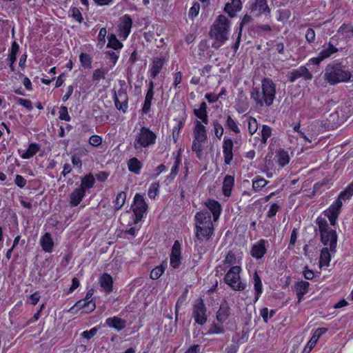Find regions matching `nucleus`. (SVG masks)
Instances as JSON below:
<instances>
[{
	"instance_id": "obj_51",
	"label": "nucleus",
	"mask_w": 353,
	"mask_h": 353,
	"mask_svg": "<svg viewBox=\"0 0 353 353\" xmlns=\"http://www.w3.org/2000/svg\"><path fill=\"white\" fill-rule=\"evenodd\" d=\"M227 125L231 130H232L235 133H239L240 132L236 122L230 116L228 117Z\"/></svg>"
},
{
	"instance_id": "obj_53",
	"label": "nucleus",
	"mask_w": 353,
	"mask_h": 353,
	"mask_svg": "<svg viewBox=\"0 0 353 353\" xmlns=\"http://www.w3.org/2000/svg\"><path fill=\"white\" fill-rule=\"evenodd\" d=\"M17 100L19 105L23 106L29 111H31L33 109L32 102L30 100L22 98H17Z\"/></svg>"
},
{
	"instance_id": "obj_36",
	"label": "nucleus",
	"mask_w": 353,
	"mask_h": 353,
	"mask_svg": "<svg viewBox=\"0 0 353 353\" xmlns=\"http://www.w3.org/2000/svg\"><path fill=\"white\" fill-rule=\"evenodd\" d=\"M107 47L117 50L123 47V43L117 39L115 34H112L108 37Z\"/></svg>"
},
{
	"instance_id": "obj_17",
	"label": "nucleus",
	"mask_w": 353,
	"mask_h": 353,
	"mask_svg": "<svg viewBox=\"0 0 353 353\" xmlns=\"http://www.w3.org/2000/svg\"><path fill=\"white\" fill-rule=\"evenodd\" d=\"M114 103L118 110L125 112L128 108V96L127 93L123 90H119L114 94Z\"/></svg>"
},
{
	"instance_id": "obj_4",
	"label": "nucleus",
	"mask_w": 353,
	"mask_h": 353,
	"mask_svg": "<svg viewBox=\"0 0 353 353\" xmlns=\"http://www.w3.org/2000/svg\"><path fill=\"white\" fill-rule=\"evenodd\" d=\"M351 77V72L339 63L328 64L324 71L325 79L332 85L341 82H347Z\"/></svg>"
},
{
	"instance_id": "obj_45",
	"label": "nucleus",
	"mask_w": 353,
	"mask_h": 353,
	"mask_svg": "<svg viewBox=\"0 0 353 353\" xmlns=\"http://www.w3.org/2000/svg\"><path fill=\"white\" fill-rule=\"evenodd\" d=\"M165 271V267L163 265H159L154 268L150 272V278L152 279H158Z\"/></svg>"
},
{
	"instance_id": "obj_2",
	"label": "nucleus",
	"mask_w": 353,
	"mask_h": 353,
	"mask_svg": "<svg viewBox=\"0 0 353 353\" xmlns=\"http://www.w3.org/2000/svg\"><path fill=\"white\" fill-rule=\"evenodd\" d=\"M196 239L195 246L199 245L203 241H208L214 232V225L212 221L211 214L209 212H199L195 215Z\"/></svg>"
},
{
	"instance_id": "obj_3",
	"label": "nucleus",
	"mask_w": 353,
	"mask_h": 353,
	"mask_svg": "<svg viewBox=\"0 0 353 353\" xmlns=\"http://www.w3.org/2000/svg\"><path fill=\"white\" fill-rule=\"evenodd\" d=\"M229 30L228 19L224 15H219L210 31V38L214 40L212 43L214 48L218 49L228 39Z\"/></svg>"
},
{
	"instance_id": "obj_47",
	"label": "nucleus",
	"mask_w": 353,
	"mask_h": 353,
	"mask_svg": "<svg viewBox=\"0 0 353 353\" xmlns=\"http://www.w3.org/2000/svg\"><path fill=\"white\" fill-rule=\"evenodd\" d=\"M79 59H80L81 63L82 64V65L84 68H90L92 61H91L90 57L88 54H85V53H81L79 56Z\"/></svg>"
},
{
	"instance_id": "obj_20",
	"label": "nucleus",
	"mask_w": 353,
	"mask_h": 353,
	"mask_svg": "<svg viewBox=\"0 0 353 353\" xmlns=\"http://www.w3.org/2000/svg\"><path fill=\"white\" fill-rule=\"evenodd\" d=\"M265 243V240L261 239L254 244L251 250V255L257 259H261L266 252Z\"/></svg>"
},
{
	"instance_id": "obj_24",
	"label": "nucleus",
	"mask_w": 353,
	"mask_h": 353,
	"mask_svg": "<svg viewBox=\"0 0 353 353\" xmlns=\"http://www.w3.org/2000/svg\"><path fill=\"white\" fill-rule=\"evenodd\" d=\"M40 245L46 252H51L54 246V241L51 236V234L46 232L40 239Z\"/></svg>"
},
{
	"instance_id": "obj_27",
	"label": "nucleus",
	"mask_w": 353,
	"mask_h": 353,
	"mask_svg": "<svg viewBox=\"0 0 353 353\" xmlns=\"http://www.w3.org/2000/svg\"><path fill=\"white\" fill-rule=\"evenodd\" d=\"M310 283L307 281H301L297 282L295 285V291L298 296L299 302L301 301L303 296L307 293Z\"/></svg>"
},
{
	"instance_id": "obj_14",
	"label": "nucleus",
	"mask_w": 353,
	"mask_h": 353,
	"mask_svg": "<svg viewBox=\"0 0 353 353\" xmlns=\"http://www.w3.org/2000/svg\"><path fill=\"white\" fill-rule=\"evenodd\" d=\"M301 77H303L306 80H311L312 79V74L307 68L301 66L296 70H292L290 73L289 80L291 82H294Z\"/></svg>"
},
{
	"instance_id": "obj_57",
	"label": "nucleus",
	"mask_w": 353,
	"mask_h": 353,
	"mask_svg": "<svg viewBox=\"0 0 353 353\" xmlns=\"http://www.w3.org/2000/svg\"><path fill=\"white\" fill-rule=\"evenodd\" d=\"M98 330L97 327H93L89 331H84L81 333L83 338L86 339H90L97 334Z\"/></svg>"
},
{
	"instance_id": "obj_1",
	"label": "nucleus",
	"mask_w": 353,
	"mask_h": 353,
	"mask_svg": "<svg viewBox=\"0 0 353 353\" xmlns=\"http://www.w3.org/2000/svg\"><path fill=\"white\" fill-rule=\"evenodd\" d=\"M276 95V85L269 78H264L261 81V88H253L250 92V97L258 107L272 105Z\"/></svg>"
},
{
	"instance_id": "obj_6",
	"label": "nucleus",
	"mask_w": 353,
	"mask_h": 353,
	"mask_svg": "<svg viewBox=\"0 0 353 353\" xmlns=\"http://www.w3.org/2000/svg\"><path fill=\"white\" fill-rule=\"evenodd\" d=\"M317 223L319 225L322 243L325 245H329L330 251H334L337 241L336 232L329 229L327 222L325 219L318 218Z\"/></svg>"
},
{
	"instance_id": "obj_10",
	"label": "nucleus",
	"mask_w": 353,
	"mask_h": 353,
	"mask_svg": "<svg viewBox=\"0 0 353 353\" xmlns=\"http://www.w3.org/2000/svg\"><path fill=\"white\" fill-rule=\"evenodd\" d=\"M192 316L195 321L199 325H203L207 321L206 307L203 301L200 299L193 306Z\"/></svg>"
},
{
	"instance_id": "obj_33",
	"label": "nucleus",
	"mask_w": 353,
	"mask_h": 353,
	"mask_svg": "<svg viewBox=\"0 0 353 353\" xmlns=\"http://www.w3.org/2000/svg\"><path fill=\"white\" fill-rule=\"evenodd\" d=\"M164 59L156 58L153 60L152 67L151 69V77L154 79L160 72L164 64Z\"/></svg>"
},
{
	"instance_id": "obj_40",
	"label": "nucleus",
	"mask_w": 353,
	"mask_h": 353,
	"mask_svg": "<svg viewBox=\"0 0 353 353\" xmlns=\"http://www.w3.org/2000/svg\"><path fill=\"white\" fill-rule=\"evenodd\" d=\"M94 181V176L92 174H88L82 179L79 188H82L83 190L89 189L93 186Z\"/></svg>"
},
{
	"instance_id": "obj_44",
	"label": "nucleus",
	"mask_w": 353,
	"mask_h": 353,
	"mask_svg": "<svg viewBox=\"0 0 353 353\" xmlns=\"http://www.w3.org/2000/svg\"><path fill=\"white\" fill-rule=\"evenodd\" d=\"M272 134V129L270 127L266 125H263L262 126L261 130V141L263 143L265 144L267 142L268 139L271 136Z\"/></svg>"
},
{
	"instance_id": "obj_54",
	"label": "nucleus",
	"mask_w": 353,
	"mask_h": 353,
	"mask_svg": "<svg viewBox=\"0 0 353 353\" xmlns=\"http://www.w3.org/2000/svg\"><path fill=\"white\" fill-rule=\"evenodd\" d=\"M89 143L94 147H98L102 143V138L98 135H92L90 137Z\"/></svg>"
},
{
	"instance_id": "obj_64",
	"label": "nucleus",
	"mask_w": 353,
	"mask_h": 353,
	"mask_svg": "<svg viewBox=\"0 0 353 353\" xmlns=\"http://www.w3.org/2000/svg\"><path fill=\"white\" fill-rule=\"evenodd\" d=\"M14 183L18 187L23 188L26 185V180L22 176L17 174Z\"/></svg>"
},
{
	"instance_id": "obj_23",
	"label": "nucleus",
	"mask_w": 353,
	"mask_h": 353,
	"mask_svg": "<svg viewBox=\"0 0 353 353\" xmlns=\"http://www.w3.org/2000/svg\"><path fill=\"white\" fill-rule=\"evenodd\" d=\"M230 314V307L226 301L223 302L216 313V319L221 323L225 322Z\"/></svg>"
},
{
	"instance_id": "obj_29",
	"label": "nucleus",
	"mask_w": 353,
	"mask_h": 353,
	"mask_svg": "<svg viewBox=\"0 0 353 353\" xmlns=\"http://www.w3.org/2000/svg\"><path fill=\"white\" fill-rule=\"evenodd\" d=\"M234 184V179L232 176L226 175L223 183V193L225 196H230Z\"/></svg>"
},
{
	"instance_id": "obj_58",
	"label": "nucleus",
	"mask_w": 353,
	"mask_h": 353,
	"mask_svg": "<svg viewBox=\"0 0 353 353\" xmlns=\"http://www.w3.org/2000/svg\"><path fill=\"white\" fill-rule=\"evenodd\" d=\"M200 5L198 3H194V5L190 8L189 11V16L191 18L196 17L199 12Z\"/></svg>"
},
{
	"instance_id": "obj_16",
	"label": "nucleus",
	"mask_w": 353,
	"mask_h": 353,
	"mask_svg": "<svg viewBox=\"0 0 353 353\" xmlns=\"http://www.w3.org/2000/svg\"><path fill=\"white\" fill-rule=\"evenodd\" d=\"M233 141L231 139L224 138L223 143V152L224 155V162L226 165H230L233 159Z\"/></svg>"
},
{
	"instance_id": "obj_42",
	"label": "nucleus",
	"mask_w": 353,
	"mask_h": 353,
	"mask_svg": "<svg viewBox=\"0 0 353 353\" xmlns=\"http://www.w3.org/2000/svg\"><path fill=\"white\" fill-rule=\"evenodd\" d=\"M330 261V254L327 248H325L321 250L320 255V265H328Z\"/></svg>"
},
{
	"instance_id": "obj_39",
	"label": "nucleus",
	"mask_w": 353,
	"mask_h": 353,
	"mask_svg": "<svg viewBox=\"0 0 353 353\" xmlns=\"http://www.w3.org/2000/svg\"><path fill=\"white\" fill-rule=\"evenodd\" d=\"M253 278L254 281V290L256 291L255 301H256L260 294L262 293V283L257 272L254 273Z\"/></svg>"
},
{
	"instance_id": "obj_43",
	"label": "nucleus",
	"mask_w": 353,
	"mask_h": 353,
	"mask_svg": "<svg viewBox=\"0 0 353 353\" xmlns=\"http://www.w3.org/2000/svg\"><path fill=\"white\" fill-rule=\"evenodd\" d=\"M19 46L16 41L12 43L11 48L8 54V59L10 62L14 63L17 59V54L19 52Z\"/></svg>"
},
{
	"instance_id": "obj_49",
	"label": "nucleus",
	"mask_w": 353,
	"mask_h": 353,
	"mask_svg": "<svg viewBox=\"0 0 353 353\" xmlns=\"http://www.w3.org/2000/svg\"><path fill=\"white\" fill-rule=\"evenodd\" d=\"M59 119L63 121H70L71 117L68 114V108L65 106H61L59 110Z\"/></svg>"
},
{
	"instance_id": "obj_13",
	"label": "nucleus",
	"mask_w": 353,
	"mask_h": 353,
	"mask_svg": "<svg viewBox=\"0 0 353 353\" xmlns=\"http://www.w3.org/2000/svg\"><path fill=\"white\" fill-rule=\"evenodd\" d=\"M181 245L178 241H175L170 254V265L174 268H178L181 264Z\"/></svg>"
},
{
	"instance_id": "obj_9",
	"label": "nucleus",
	"mask_w": 353,
	"mask_h": 353,
	"mask_svg": "<svg viewBox=\"0 0 353 353\" xmlns=\"http://www.w3.org/2000/svg\"><path fill=\"white\" fill-rule=\"evenodd\" d=\"M148 205L142 195L136 194L134 198V205L132 210L134 215V223H138L143 217V214L146 212Z\"/></svg>"
},
{
	"instance_id": "obj_28",
	"label": "nucleus",
	"mask_w": 353,
	"mask_h": 353,
	"mask_svg": "<svg viewBox=\"0 0 353 353\" xmlns=\"http://www.w3.org/2000/svg\"><path fill=\"white\" fill-rule=\"evenodd\" d=\"M206 205L213 214L214 221H216L221 212V205L215 200H209Z\"/></svg>"
},
{
	"instance_id": "obj_18",
	"label": "nucleus",
	"mask_w": 353,
	"mask_h": 353,
	"mask_svg": "<svg viewBox=\"0 0 353 353\" xmlns=\"http://www.w3.org/2000/svg\"><path fill=\"white\" fill-rule=\"evenodd\" d=\"M132 20L129 15L125 14L122 19V23L119 26V36L125 39L130 33Z\"/></svg>"
},
{
	"instance_id": "obj_41",
	"label": "nucleus",
	"mask_w": 353,
	"mask_h": 353,
	"mask_svg": "<svg viewBox=\"0 0 353 353\" xmlns=\"http://www.w3.org/2000/svg\"><path fill=\"white\" fill-rule=\"evenodd\" d=\"M290 161V157L288 152L280 150L278 152V163L279 164L283 167L287 165Z\"/></svg>"
},
{
	"instance_id": "obj_63",
	"label": "nucleus",
	"mask_w": 353,
	"mask_h": 353,
	"mask_svg": "<svg viewBox=\"0 0 353 353\" xmlns=\"http://www.w3.org/2000/svg\"><path fill=\"white\" fill-rule=\"evenodd\" d=\"M300 136L301 138H303L305 141L308 142V143H317V139H316V137L312 134V135H310V136H307L306 134H305L304 132H300Z\"/></svg>"
},
{
	"instance_id": "obj_19",
	"label": "nucleus",
	"mask_w": 353,
	"mask_h": 353,
	"mask_svg": "<svg viewBox=\"0 0 353 353\" xmlns=\"http://www.w3.org/2000/svg\"><path fill=\"white\" fill-rule=\"evenodd\" d=\"M93 294L94 290L91 289L87 292L85 300L79 301L77 303L79 307L86 308L85 312H91L96 307L95 303L90 301Z\"/></svg>"
},
{
	"instance_id": "obj_21",
	"label": "nucleus",
	"mask_w": 353,
	"mask_h": 353,
	"mask_svg": "<svg viewBox=\"0 0 353 353\" xmlns=\"http://www.w3.org/2000/svg\"><path fill=\"white\" fill-rule=\"evenodd\" d=\"M105 323L108 326L114 328L117 331H121L126 326V321L118 316L108 318L105 320Z\"/></svg>"
},
{
	"instance_id": "obj_55",
	"label": "nucleus",
	"mask_w": 353,
	"mask_h": 353,
	"mask_svg": "<svg viewBox=\"0 0 353 353\" xmlns=\"http://www.w3.org/2000/svg\"><path fill=\"white\" fill-rule=\"evenodd\" d=\"M268 313H269V310L267 307H264L261 310V315L265 323L268 322L270 318L272 317L274 315L275 311L272 310H270L269 316H268Z\"/></svg>"
},
{
	"instance_id": "obj_26",
	"label": "nucleus",
	"mask_w": 353,
	"mask_h": 353,
	"mask_svg": "<svg viewBox=\"0 0 353 353\" xmlns=\"http://www.w3.org/2000/svg\"><path fill=\"white\" fill-rule=\"evenodd\" d=\"M153 88H154V84H153V82L151 81L150 83V88L146 93L145 101L143 103V106L142 108V114H147L150 109L151 102H152V100L153 99V95H154Z\"/></svg>"
},
{
	"instance_id": "obj_46",
	"label": "nucleus",
	"mask_w": 353,
	"mask_h": 353,
	"mask_svg": "<svg viewBox=\"0 0 353 353\" xmlns=\"http://www.w3.org/2000/svg\"><path fill=\"white\" fill-rule=\"evenodd\" d=\"M268 183V181L263 179L260 178L253 181L252 188L254 191L258 192L262 189V188L265 187Z\"/></svg>"
},
{
	"instance_id": "obj_35",
	"label": "nucleus",
	"mask_w": 353,
	"mask_h": 353,
	"mask_svg": "<svg viewBox=\"0 0 353 353\" xmlns=\"http://www.w3.org/2000/svg\"><path fill=\"white\" fill-rule=\"evenodd\" d=\"M129 170L134 172L136 174L140 173L141 168V163L137 158H132L128 163Z\"/></svg>"
},
{
	"instance_id": "obj_38",
	"label": "nucleus",
	"mask_w": 353,
	"mask_h": 353,
	"mask_svg": "<svg viewBox=\"0 0 353 353\" xmlns=\"http://www.w3.org/2000/svg\"><path fill=\"white\" fill-rule=\"evenodd\" d=\"M126 199V194L124 192H121L117 194L114 201V208L115 210H120L124 205Z\"/></svg>"
},
{
	"instance_id": "obj_32",
	"label": "nucleus",
	"mask_w": 353,
	"mask_h": 353,
	"mask_svg": "<svg viewBox=\"0 0 353 353\" xmlns=\"http://www.w3.org/2000/svg\"><path fill=\"white\" fill-rule=\"evenodd\" d=\"M112 278L108 274H103L100 277V285L106 291L110 292L112 289Z\"/></svg>"
},
{
	"instance_id": "obj_30",
	"label": "nucleus",
	"mask_w": 353,
	"mask_h": 353,
	"mask_svg": "<svg viewBox=\"0 0 353 353\" xmlns=\"http://www.w3.org/2000/svg\"><path fill=\"white\" fill-rule=\"evenodd\" d=\"M242 8L241 0H232L231 3H228L225 7V11L227 12L231 17L235 12L239 11Z\"/></svg>"
},
{
	"instance_id": "obj_15",
	"label": "nucleus",
	"mask_w": 353,
	"mask_h": 353,
	"mask_svg": "<svg viewBox=\"0 0 353 353\" xmlns=\"http://www.w3.org/2000/svg\"><path fill=\"white\" fill-rule=\"evenodd\" d=\"M327 331V329L325 327H320L316 329L310 339V340L308 341L306 346L304 347L302 353H310V351L312 350V348L315 346L316 343H317L319 338L325 334Z\"/></svg>"
},
{
	"instance_id": "obj_22",
	"label": "nucleus",
	"mask_w": 353,
	"mask_h": 353,
	"mask_svg": "<svg viewBox=\"0 0 353 353\" xmlns=\"http://www.w3.org/2000/svg\"><path fill=\"white\" fill-rule=\"evenodd\" d=\"M252 12H255L257 15L262 13L269 14L270 9L267 4V0H255L252 6Z\"/></svg>"
},
{
	"instance_id": "obj_56",
	"label": "nucleus",
	"mask_w": 353,
	"mask_h": 353,
	"mask_svg": "<svg viewBox=\"0 0 353 353\" xmlns=\"http://www.w3.org/2000/svg\"><path fill=\"white\" fill-rule=\"evenodd\" d=\"M213 125H214V128L215 135L219 139H220L222 137L223 134V128L217 121H214L213 122Z\"/></svg>"
},
{
	"instance_id": "obj_25",
	"label": "nucleus",
	"mask_w": 353,
	"mask_h": 353,
	"mask_svg": "<svg viewBox=\"0 0 353 353\" xmlns=\"http://www.w3.org/2000/svg\"><path fill=\"white\" fill-rule=\"evenodd\" d=\"M85 194V191L82 188H77L75 189L70 196V202L71 205L77 206L80 202L82 201Z\"/></svg>"
},
{
	"instance_id": "obj_52",
	"label": "nucleus",
	"mask_w": 353,
	"mask_h": 353,
	"mask_svg": "<svg viewBox=\"0 0 353 353\" xmlns=\"http://www.w3.org/2000/svg\"><path fill=\"white\" fill-rule=\"evenodd\" d=\"M105 55H106L107 58L110 60L112 65H114L119 59L118 53L114 51H112V50H108V51L105 52Z\"/></svg>"
},
{
	"instance_id": "obj_7",
	"label": "nucleus",
	"mask_w": 353,
	"mask_h": 353,
	"mask_svg": "<svg viewBox=\"0 0 353 353\" xmlns=\"http://www.w3.org/2000/svg\"><path fill=\"white\" fill-rule=\"evenodd\" d=\"M157 135L146 127H142L137 133L134 147L138 150L141 148H148L156 142Z\"/></svg>"
},
{
	"instance_id": "obj_8",
	"label": "nucleus",
	"mask_w": 353,
	"mask_h": 353,
	"mask_svg": "<svg viewBox=\"0 0 353 353\" xmlns=\"http://www.w3.org/2000/svg\"><path fill=\"white\" fill-rule=\"evenodd\" d=\"M240 266L232 267L225 276V283L230 285L233 290L242 291L245 288V285L240 281Z\"/></svg>"
},
{
	"instance_id": "obj_61",
	"label": "nucleus",
	"mask_w": 353,
	"mask_h": 353,
	"mask_svg": "<svg viewBox=\"0 0 353 353\" xmlns=\"http://www.w3.org/2000/svg\"><path fill=\"white\" fill-rule=\"evenodd\" d=\"M71 13H72V17L77 20L78 22L79 23H81V21H83V17L79 11V10L77 8H72L71 9Z\"/></svg>"
},
{
	"instance_id": "obj_11",
	"label": "nucleus",
	"mask_w": 353,
	"mask_h": 353,
	"mask_svg": "<svg viewBox=\"0 0 353 353\" xmlns=\"http://www.w3.org/2000/svg\"><path fill=\"white\" fill-rule=\"evenodd\" d=\"M338 52V49L331 43L323 46L322 50L316 57L312 58L310 61L314 65H319L322 61L330 57L332 54Z\"/></svg>"
},
{
	"instance_id": "obj_12",
	"label": "nucleus",
	"mask_w": 353,
	"mask_h": 353,
	"mask_svg": "<svg viewBox=\"0 0 353 353\" xmlns=\"http://www.w3.org/2000/svg\"><path fill=\"white\" fill-rule=\"evenodd\" d=\"M342 205L343 203L341 201H336L326 211H325V214L328 217L331 225H335Z\"/></svg>"
},
{
	"instance_id": "obj_31",
	"label": "nucleus",
	"mask_w": 353,
	"mask_h": 353,
	"mask_svg": "<svg viewBox=\"0 0 353 353\" xmlns=\"http://www.w3.org/2000/svg\"><path fill=\"white\" fill-rule=\"evenodd\" d=\"M207 105L205 102H202L200 105L199 108L194 109V113L196 117L201 119L202 121L207 124L208 123V114H207Z\"/></svg>"
},
{
	"instance_id": "obj_5",
	"label": "nucleus",
	"mask_w": 353,
	"mask_h": 353,
	"mask_svg": "<svg viewBox=\"0 0 353 353\" xmlns=\"http://www.w3.org/2000/svg\"><path fill=\"white\" fill-rule=\"evenodd\" d=\"M194 140L192 150L196 153V156L201 158L203 150V143L207 140V131L205 127L199 121H196L193 130Z\"/></svg>"
},
{
	"instance_id": "obj_37",
	"label": "nucleus",
	"mask_w": 353,
	"mask_h": 353,
	"mask_svg": "<svg viewBox=\"0 0 353 353\" xmlns=\"http://www.w3.org/2000/svg\"><path fill=\"white\" fill-rule=\"evenodd\" d=\"M353 195V183L350 184L345 190L342 191L337 200L342 202V200L350 199Z\"/></svg>"
},
{
	"instance_id": "obj_59",
	"label": "nucleus",
	"mask_w": 353,
	"mask_h": 353,
	"mask_svg": "<svg viewBox=\"0 0 353 353\" xmlns=\"http://www.w3.org/2000/svg\"><path fill=\"white\" fill-rule=\"evenodd\" d=\"M279 209V206L276 203H272L267 213V216L269 218L274 217Z\"/></svg>"
},
{
	"instance_id": "obj_50",
	"label": "nucleus",
	"mask_w": 353,
	"mask_h": 353,
	"mask_svg": "<svg viewBox=\"0 0 353 353\" xmlns=\"http://www.w3.org/2000/svg\"><path fill=\"white\" fill-rule=\"evenodd\" d=\"M305 39L309 43H313L316 39V34L314 29L308 28L305 32Z\"/></svg>"
},
{
	"instance_id": "obj_62",
	"label": "nucleus",
	"mask_w": 353,
	"mask_h": 353,
	"mask_svg": "<svg viewBox=\"0 0 353 353\" xmlns=\"http://www.w3.org/2000/svg\"><path fill=\"white\" fill-rule=\"evenodd\" d=\"M105 72L103 69H97L93 73V79L99 81L105 79Z\"/></svg>"
},
{
	"instance_id": "obj_48",
	"label": "nucleus",
	"mask_w": 353,
	"mask_h": 353,
	"mask_svg": "<svg viewBox=\"0 0 353 353\" xmlns=\"http://www.w3.org/2000/svg\"><path fill=\"white\" fill-rule=\"evenodd\" d=\"M258 129V123L256 119L253 117H250L248 119V130L249 132L252 135L254 134Z\"/></svg>"
},
{
	"instance_id": "obj_34",
	"label": "nucleus",
	"mask_w": 353,
	"mask_h": 353,
	"mask_svg": "<svg viewBox=\"0 0 353 353\" xmlns=\"http://www.w3.org/2000/svg\"><path fill=\"white\" fill-rule=\"evenodd\" d=\"M40 149L37 143H31L28 148L21 155V158L28 159L32 157Z\"/></svg>"
},
{
	"instance_id": "obj_60",
	"label": "nucleus",
	"mask_w": 353,
	"mask_h": 353,
	"mask_svg": "<svg viewBox=\"0 0 353 353\" xmlns=\"http://www.w3.org/2000/svg\"><path fill=\"white\" fill-rule=\"evenodd\" d=\"M158 184L152 183L148 190V196L150 199H154L157 194Z\"/></svg>"
}]
</instances>
